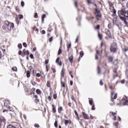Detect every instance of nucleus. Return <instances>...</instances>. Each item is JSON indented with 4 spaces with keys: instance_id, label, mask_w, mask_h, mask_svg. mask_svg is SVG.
<instances>
[{
    "instance_id": "obj_63",
    "label": "nucleus",
    "mask_w": 128,
    "mask_h": 128,
    "mask_svg": "<svg viewBox=\"0 0 128 128\" xmlns=\"http://www.w3.org/2000/svg\"><path fill=\"white\" fill-rule=\"evenodd\" d=\"M42 34H46V31H44V30H42Z\"/></svg>"
},
{
    "instance_id": "obj_58",
    "label": "nucleus",
    "mask_w": 128,
    "mask_h": 128,
    "mask_svg": "<svg viewBox=\"0 0 128 128\" xmlns=\"http://www.w3.org/2000/svg\"><path fill=\"white\" fill-rule=\"evenodd\" d=\"M72 46V44H69V46H67V48H70Z\"/></svg>"
},
{
    "instance_id": "obj_37",
    "label": "nucleus",
    "mask_w": 128,
    "mask_h": 128,
    "mask_svg": "<svg viewBox=\"0 0 128 128\" xmlns=\"http://www.w3.org/2000/svg\"><path fill=\"white\" fill-rule=\"evenodd\" d=\"M34 102H36V104H37V102H40V100L38 99V98H36L34 100Z\"/></svg>"
},
{
    "instance_id": "obj_60",
    "label": "nucleus",
    "mask_w": 128,
    "mask_h": 128,
    "mask_svg": "<svg viewBox=\"0 0 128 128\" xmlns=\"http://www.w3.org/2000/svg\"><path fill=\"white\" fill-rule=\"evenodd\" d=\"M72 84H73L72 80H70V86H72Z\"/></svg>"
},
{
    "instance_id": "obj_44",
    "label": "nucleus",
    "mask_w": 128,
    "mask_h": 128,
    "mask_svg": "<svg viewBox=\"0 0 128 128\" xmlns=\"http://www.w3.org/2000/svg\"><path fill=\"white\" fill-rule=\"evenodd\" d=\"M42 76V74H40V73H38L36 74V76H38V78H40V76Z\"/></svg>"
},
{
    "instance_id": "obj_49",
    "label": "nucleus",
    "mask_w": 128,
    "mask_h": 128,
    "mask_svg": "<svg viewBox=\"0 0 128 128\" xmlns=\"http://www.w3.org/2000/svg\"><path fill=\"white\" fill-rule=\"evenodd\" d=\"M124 82H126V80H121V84H124Z\"/></svg>"
},
{
    "instance_id": "obj_13",
    "label": "nucleus",
    "mask_w": 128,
    "mask_h": 128,
    "mask_svg": "<svg viewBox=\"0 0 128 128\" xmlns=\"http://www.w3.org/2000/svg\"><path fill=\"white\" fill-rule=\"evenodd\" d=\"M108 60L109 62H112V60H114V58H112V56H108Z\"/></svg>"
},
{
    "instance_id": "obj_46",
    "label": "nucleus",
    "mask_w": 128,
    "mask_h": 128,
    "mask_svg": "<svg viewBox=\"0 0 128 128\" xmlns=\"http://www.w3.org/2000/svg\"><path fill=\"white\" fill-rule=\"evenodd\" d=\"M53 98L54 100H56L57 96L56 94H54L53 96Z\"/></svg>"
},
{
    "instance_id": "obj_29",
    "label": "nucleus",
    "mask_w": 128,
    "mask_h": 128,
    "mask_svg": "<svg viewBox=\"0 0 128 128\" xmlns=\"http://www.w3.org/2000/svg\"><path fill=\"white\" fill-rule=\"evenodd\" d=\"M70 122V120H65L64 124L66 126H68V124Z\"/></svg>"
},
{
    "instance_id": "obj_16",
    "label": "nucleus",
    "mask_w": 128,
    "mask_h": 128,
    "mask_svg": "<svg viewBox=\"0 0 128 128\" xmlns=\"http://www.w3.org/2000/svg\"><path fill=\"white\" fill-rule=\"evenodd\" d=\"M2 28L3 30H8V28L6 27V24L3 25Z\"/></svg>"
},
{
    "instance_id": "obj_9",
    "label": "nucleus",
    "mask_w": 128,
    "mask_h": 128,
    "mask_svg": "<svg viewBox=\"0 0 128 128\" xmlns=\"http://www.w3.org/2000/svg\"><path fill=\"white\" fill-rule=\"evenodd\" d=\"M22 52H24L23 56H30V51L28 50H23Z\"/></svg>"
},
{
    "instance_id": "obj_25",
    "label": "nucleus",
    "mask_w": 128,
    "mask_h": 128,
    "mask_svg": "<svg viewBox=\"0 0 128 128\" xmlns=\"http://www.w3.org/2000/svg\"><path fill=\"white\" fill-rule=\"evenodd\" d=\"M58 112H60H60H62V106H60L59 108H58Z\"/></svg>"
},
{
    "instance_id": "obj_39",
    "label": "nucleus",
    "mask_w": 128,
    "mask_h": 128,
    "mask_svg": "<svg viewBox=\"0 0 128 128\" xmlns=\"http://www.w3.org/2000/svg\"><path fill=\"white\" fill-rule=\"evenodd\" d=\"M53 38H54V37H53V36H52V37L50 38V40H49L50 42H52Z\"/></svg>"
},
{
    "instance_id": "obj_59",
    "label": "nucleus",
    "mask_w": 128,
    "mask_h": 128,
    "mask_svg": "<svg viewBox=\"0 0 128 128\" xmlns=\"http://www.w3.org/2000/svg\"><path fill=\"white\" fill-rule=\"evenodd\" d=\"M98 54H96L95 56V60H98Z\"/></svg>"
},
{
    "instance_id": "obj_33",
    "label": "nucleus",
    "mask_w": 128,
    "mask_h": 128,
    "mask_svg": "<svg viewBox=\"0 0 128 128\" xmlns=\"http://www.w3.org/2000/svg\"><path fill=\"white\" fill-rule=\"evenodd\" d=\"M78 38H80V36H77L75 42L76 44V42H78Z\"/></svg>"
},
{
    "instance_id": "obj_36",
    "label": "nucleus",
    "mask_w": 128,
    "mask_h": 128,
    "mask_svg": "<svg viewBox=\"0 0 128 128\" xmlns=\"http://www.w3.org/2000/svg\"><path fill=\"white\" fill-rule=\"evenodd\" d=\"M62 54V50L60 48L59 49L58 51V54L60 56Z\"/></svg>"
},
{
    "instance_id": "obj_43",
    "label": "nucleus",
    "mask_w": 128,
    "mask_h": 128,
    "mask_svg": "<svg viewBox=\"0 0 128 128\" xmlns=\"http://www.w3.org/2000/svg\"><path fill=\"white\" fill-rule=\"evenodd\" d=\"M64 76V73H61V80H62V78Z\"/></svg>"
},
{
    "instance_id": "obj_38",
    "label": "nucleus",
    "mask_w": 128,
    "mask_h": 128,
    "mask_svg": "<svg viewBox=\"0 0 128 128\" xmlns=\"http://www.w3.org/2000/svg\"><path fill=\"white\" fill-rule=\"evenodd\" d=\"M23 46H24V48H27L28 45L26 44V43L24 42L23 43Z\"/></svg>"
},
{
    "instance_id": "obj_55",
    "label": "nucleus",
    "mask_w": 128,
    "mask_h": 128,
    "mask_svg": "<svg viewBox=\"0 0 128 128\" xmlns=\"http://www.w3.org/2000/svg\"><path fill=\"white\" fill-rule=\"evenodd\" d=\"M100 86H102L104 84V83L102 82V80H100Z\"/></svg>"
},
{
    "instance_id": "obj_6",
    "label": "nucleus",
    "mask_w": 128,
    "mask_h": 128,
    "mask_svg": "<svg viewBox=\"0 0 128 128\" xmlns=\"http://www.w3.org/2000/svg\"><path fill=\"white\" fill-rule=\"evenodd\" d=\"M122 104V106H126L128 102V97L125 96L124 97L122 101H121Z\"/></svg>"
},
{
    "instance_id": "obj_10",
    "label": "nucleus",
    "mask_w": 128,
    "mask_h": 128,
    "mask_svg": "<svg viewBox=\"0 0 128 128\" xmlns=\"http://www.w3.org/2000/svg\"><path fill=\"white\" fill-rule=\"evenodd\" d=\"M56 63L58 64V66H62V62H60V58H58L56 60Z\"/></svg>"
},
{
    "instance_id": "obj_15",
    "label": "nucleus",
    "mask_w": 128,
    "mask_h": 128,
    "mask_svg": "<svg viewBox=\"0 0 128 128\" xmlns=\"http://www.w3.org/2000/svg\"><path fill=\"white\" fill-rule=\"evenodd\" d=\"M82 56H84V52H80V56L78 58V62H80V58H82Z\"/></svg>"
},
{
    "instance_id": "obj_35",
    "label": "nucleus",
    "mask_w": 128,
    "mask_h": 128,
    "mask_svg": "<svg viewBox=\"0 0 128 128\" xmlns=\"http://www.w3.org/2000/svg\"><path fill=\"white\" fill-rule=\"evenodd\" d=\"M34 127L35 128H40V125L38 124H34Z\"/></svg>"
},
{
    "instance_id": "obj_53",
    "label": "nucleus",
    "mask_w": 128,
    "mask_h": 128,
    "mask_svg": "<svg viewBox=\"0 0 128 128\" xmlns=\"http://www.w3.org/2000/svg\"><path fill=\"white\" fill-rule=\"evenodd\" d=\"M30 58H32V59L34 58V54H30Z\"/></svg>"
},
{
    "instance_id": "obj_26",
    "label": "nucleus",
    "mask_w": 128,
    "mask_h": 128,
    "mask_svg": "<svg viewBox=\"0 0 128 128\" xmlns=\"http://www.w3.org/2000/svg\"><path fill=\"white\" fill-rule=\"evenodd\" d=\"M109 6L111 7V8H112L111 12H112V8H114V6H112V2H108Z\"/></svg>"
},
{
    "instance_id": "obj_48",
    "label": "nucleus",
    "mask_w": 128,
    "mask_h": 128,
    "mask_svg": "<svg viewBox=\"0 0 128 128\" xmlns=\"http://www.w3.org/2000/svg\"><path fill=\"white\" fill-rule=\"evenodd\" d=\"M92 110H96V108L94 107V106H92Z\"/></svg>"
},
{
    "instance_id": "obj_11",
    "label": "nucleus",
    "mask_w": 128,
    "mask_h": 128,
    "mask_svg": "<svg viewBox=\"0 0 128 128\" xmlns=\"http://www.w3.org/2000/svg\"><path fill=\"white\" fill-rule=\"evenodd\" d=\"M82 116L84 117V118L85 120H88V114H86L85 112H82Z\"/></svg>"
},
{
    "instance_id": "obj_23",
    "label": "nucleus",
    "mask_w": 128,
    "mask_h": 128,
    "mask_svg": "<svg viewBox=\"0 0 128 128\" xmlns=\"http://www.w3.org/2000/svg\"><path fill=\"white\" fill-rule=\"evenodd\" d=\"M12 70H13V72H17L18 71V68H16V67H13L12 68Z\"/></svg>"
},
{
    "instance_id": "obj_56",
    "label": "nucleus",
    "mask_w": 128,
    "mask_h": 128,
    "mask_svg": "<svg viewBox=\"0 0 128 128\" xmlns=\"http://www.w3.org/2000/svg\"><path fill=\"white\" fill-rule=\"evenodd\" d=\"M48 64V60L45 61V64Z\"/></svg>"
},
{
    "instance_id": "obj_42",
    "label": "nucleus",
    "mask_w": 128,
    "mask_h": 128,
    "mask_svg": "<svg viewBox=\"0 0 128 128\" xmlns=\"http://www.w3.org/2000/svg\"><path fill=\"white\" fill-rule=\"evenodd\" d=\"M95 30H100V25H97L96 27H95Z\"/></svg>"
},
{
    "instance_id": "obj_8",
    "label": "nucleus",
    "mask_w": 128,
    "mask_h": 128,
    "mask_svg": "<svg viewBox=\"0 0 128 128\" xmlns=\"http://www.w3.org/2000/svg\"><path fill=\"white\" fill-rule=\"evenodd\" d=\"M105 33L107 36H108L110 38H112V34L110 33V31L108 29H105Z\"/></svg>"
},
{
    "instance_id": "obj_2",
    "label": "nucleus",
    "mask_w": 128,
    "mask_h": 128,
    "mask_svg": "<svg viewBox=\"0 0 128 128\" xmlns=\"http://www.w3.org/2000/svg\"><path fill=\"white\" fill-rule=\"evenodd\" d=\"M5 24L6 26L7 30L10 31L12 28H14V23L10 22L8 21H6Z\"/></svg>"
},
{
    "instance_id": "obj_52",
    "label": "nucleus",
    "mask_w": 128,
    "mask_h": 128,
    "mask_svg": "<svg viewBox=\"0 0 128 128\" xmlns=\"http://www.w3.org/2000/svg\"><path fill=\"white\" fill-rule=\"evenodd\" d=\"M46 86L48 88H50V83L47 82Z\"/></svg>"
},
{
    "instance_id": "obj_54",
    "label": "nucleus",
    "mask_w": 128,
    "mask_h": 128,
    "mask_svg": "<svg viewBox=\"0 0 128 128\" xmlns=\"http://www.w3.org/2000/svg\"><path fill=\"white\" fill-rule=\"evenodd\" d=\"M116 20L113 19V24H116Z\"/></svg>"
},
{
    "instance_id": "obj_7",
    "label": "nucleus",
    "mask_w": 128,
    "mask_h": 128,
    "mask_svg": "<svg viewBox=\"0 0 128 128\" xmlns=\"http://www.w3.org/2000/svg\"><path fill=\"white\" fill-rule=\"evenodd\" d=\"M112 11H111L112 12H113V14H112V16L114 18V20H116V18H118V16H116V10H114V8H112Z\"/></svg>"
},
{
    "instance_id": "obj_12",
    "label": "nucleus",
    "mask_w": 128,
    "mask_h": 128,
    "mask_svg": "<svg viewBox=\"0 0 128 128\" xmlns=\"http://www.w3.org/2000/svg\"><path fill=\"white\" fill-rule=\"evenodd\" d=\"M69 60L70 64H72V62L74 60V56L72 55L70 56L69 57Z\"/></svg>"
},
{
    "instance_id": "obj_41",
    "label": "nucleus",
    "mask_w": 128,
    "mask_h": 128,
    "mask_svg": "<svg viewBox=\"0 0 128 128\" xmlns=\"http://www.w3.org/2000/svg\"><path fill=\"white\" fill-rule=\"evenodd\" d=\"M114 125L116 126V128H118V122H115Z\"/></svg>"
},
{
    "instance_id": "obj_57",
    "label": "nucleus",
    "mask_w": 128,
    "mask_h": 128,
    "mask_svg": "<svg viewBox=\"0 0 128 128\" xmlns=\"http://www.w3.org/2000/svg\"><path fill=\"white\" fill-rule=\"evenodd\" d=\"M44 18H46V14H44L42 16V18L44 19Z\"/></svg>"
},
{
    "instance_id": "obj_5",
    "label": "nucleus",
    "mask_w": 128,
    "mask_h": 128,
    "mask_svg": "<svg viewBox=\"0 0 128 128\" xmlns=\"http://www.w3.org/2000/svg\"><path fill=\"white\" fill-rule=\"evenodd\" d=\"M116 98H118V94L114 93V91H111V100H112V102H114L113 100H116Z\"/></svg>"
},
{
    "instance_id": "obj_51",
    "label": "nucleus",
    "mask_w": 128,
    "mask_h": 128,
    "mask_svg": "<svg viewBox=\"0 0 128 128\" xmlns=\"http://www.w3.org/2000/svg\"><path fill=\"white\" fill-rule=\"evenodd\" d=\"M48 100H50H50H52V96H48Z\"/></svg>"
},
{
    "instance_id": "obj_34",
    "label": "nucleus",
    "mask_w": 128,
    "mask_h": 128,
    "mask_svg": "<svg viewBox=\"0 0 128 128\" xmlns=\"http://www.w3.org/2000/svg\"><path fill=\"white\" fill-rule=\"evenodd\" d=\"M74 114L76 116H77L78 118V112H76V110H74Z\"/></svg>"
},
{
    "instance_id": "obj_30",
    "label": "nucleus",
    "mask_w": 128,
    "mask_h": 128,
    "mask_svg": "<svg viewBox=\"0 0 128 128\" xmlns=\"http://www.w3.org/2000/svg\"><path fill=\"white\" fill-rule=\"evenodd\" d=\"M52 110L54 112H56V108H54V104H52Z\"/></svg>"
},
{
    "instance_id": "obj_14",
    "label": "nucleus",
    "mask_w": 128,
    "mask_h": 128,
    "mask_svg": "<svg viewBox=\"0 0 128 128\" xmlns=\"http://www.w3.org/2000/svg\"><path fill=\"white\" fill-rule=\"evenodd\" d=\"M98 38H99L100 40H102V34H100V32H98Z\"/></svg>"
},
{
    "instance_id": "obj_20",
    "label": "nucleus",
    "mask_w": 128,
    "mask_h": 128,
    "mask_svg": "<svg viewBox=\"0 0 128 128\" xmlns=\"http://www.w3.org/2000/svg\"><path fill=\"white\" fill-rule=\"evenodd\" d=\"M6 62V60H4V58L3 59H0V64H4Z\"/></svg>"
},
{
    "instance_id": "obj_3",
    "label": "nucleus",
    "mask_w": 128,
    "mask_h": 128,
    "mask_svg": "<svg viewBox=\"0 0 128 128\" xmlns=\"http://www.w3.org/2000/svg\"><path fill=\"white\" fill-rule=\"evenodd\" d=\"M118 48V46H116V44L115 42H114L112 44L110 50L112 52H116V48Z\"/></svg>"
},
{
    "instance_id": "obj_32",
    "label": "nucleus",
    "mask_w": 128,
    "mask_h": 128,
    "mask_svg": "<svg viewBox=\"0 0 128 128\" xmlns=\"http://www.w3.org/2000/svg\"><path fill=\"white\" fill-rule=\"evenodd\" d=\"M18 18L20 20H22V18H24V16L22 15H18Z\"/></svg>"
},
{
    "instance_id": "obj_64",
    "label": "nucleus",
    "mask_w": 128,
    "mask_h": 128,
    "mask_svg": "<svg viewBox=\"0 0 128 128\" xmlns=\"http://www.w3.org/2000/svg\"><path fill=\"white\" fill-rule=\"evenodd\" d=\"M90 18L92 20H94V16H91V17H90Z\"/></svg>"
},
{
    "instance_id": "obj_19",
    "label": "nucleus",
    "mask_w": 128,
    "mask_h": 128,
    "mask_svg": "<svg viewBox=\"0 0 128 128\" xmlns=\"http://www.w3.org/2000/svg\"><path fill=\"white\" fill-rule=\"evenodd\" d=\"M110 114H112V116H114L115 118H114V120H116V116H114V114H116V112H110Z\"/></svg>"
},
{
    "instance_id": "obj_1",
    "label": "nucleus",
    "mask_w": 128,
    "mask_h": 128,
    "mask_svg": "<svg viewBox=\"0 0 128 128\" xmlns=\"http://www.w3.org/2000/svg\"><path fill=\"white\" fill-rule=\"evenodd\" d=\"M118 14L120 18L124 22V24L128 28V11L121 10L118 11Z\"/></svg>"
},
{
    "instance_id": "obj_27",
    "label": "nucleus",
    "mask_w": 128,
    "mask_h": 128,
    "mask_svg": "<svg viewBox=\"0 0 128 128\" xmlns=\"http://www.w3.org/2000/svg\"><path fill=\"white\" fill-rule=\"evenodd\" d=\"M108 28H110V29L112 28V24L109 23V24H108Z\"/></svg>"
},
{
    "instance_id": "obj_31",
    "label": "nucleus",
    "mask_w": 128,
    "mask_h": 128,
    "mask_svg": "<svg viewBox=\"0 0 128 128\" xmlns=\"http://www.w3.org/2000/svg\"><path fill=\"white\" fill-rule=\"evenodd\" d=\"M61 84H62V86H63V88H64V86H66L64 82L62 81V80H61Z\"/></svg>"
},
{
    "instance_id": "obj_21",
    "label": "nucleus",
    "mask_w": 128,
    "mask_h": 128,
    "mask_svg": "<svg viewBox=\"0 0 128 128\" xmlns=\"http://www.w3.org/2000/svg\"><path fill=\"white\" fill-rule=\"evenodd\" d=\"M98 74H100V66H98Z\"/></svg>"
},
{
    "instance_id": "obj_61",
    "label": "nucleus",
    "mask_w": 128,
    "mask_h": 128,
    "mask_svg": "<svg viewBox=\"0 0 128 128\" xmlns=\"http://www.w3.org/2000/svg\"><path fill=\"white\" fill-rule=\"evenodd\" d=\"M52 70L53 72H56V70L54 68H52Z\"/></svg>"
},
{
    "instance_id": "obj_4",
    "label": "nucleus",
    "mask_w": 128,
    "mask_h": 128,
    "mask_svg": "<svg viewBox=\"0 0 128 128\" xmlns=\"http://www.w3.org/2000/svg\"><path fill=\"white\" fill-rule=\"evenodd\" d=\"M96 14V18L97 20H100V18H102V14H100V12L98 10V8H95Z\"/></svg>"
},
{
    "instance_id": "obj_45",
    "label": "nucleus",
    "mask_w": 128,
    "mask_h": 128,
    "mask_svg": "<svg viewBox=\"0 0 128 128\" xmlns=\"http://www.w3.org/2000/svg\"><path fill=\"white\" fill-rule=\"evenodd\" d=\"M89 104L91 106H92V100H89Z\"/></svg>"
},
{
    "instance_id": "obj_24",
    "label": "nucleus",
    "mask_w": 128,
    "mask_h": 128,
    "mask_svg": "<svg viewBox=\"0 0 128 128\" xmlns=\"http://www.w3.org/2000/svg\"><path fill=\"white\" fill-rule=\"evenodd\" d=\"M18 48H22V44H18Z\"/></svg>"
},
{
    "instance_id": "obj_28",
    "label": "nucleus",
    "mask_w": 128,
    "mask_h": 128,
    "mask_svg": "<svg viewBox=\"0 0 128 128\" xmlns=\"http://www.w3.org/2000/svg\"><path fill=\"white\" fill-rule=\"evenodd\" d=\"M54 126H55V128H58V121L56 120L54 123Z\"/></svg>"
},
{
    "instance_id": "obj_47",
    "label": "nucleus",
    "mask_w": 128,
    "mask_h": 128,
    "mask_svg": "<svg viewBox=\"0 0 128 128\" xmlns=\"http://www.w3.org/2000/svg\"><path fill=\"white\" fill-rule=\"evenodd\" d=\"M61 74H64V68H62Z\"/></svg>"
},
{
    "instance_id": "obj_17",
    "label": "nucleus",
    "mask_w": 128,
    "mask_h": 128,
    "mask_svg": "<svg viewBox=\"0 0 128 128\" xmlns=\"http://www.w3.org/2000/svg\"><path fill=\"white\" fill-rule=\"evenodd\" d=\"M26 76L27 78H30V71L26 72Z\"/></svg>"
},
{
    "instance_id": "obj_22",
    "label": "nucleus",
    "mask_w": 128,
    "mask_h": 128,
    "mask_svg": "<svg viewBox=\"0 0 128 128\" xmlns=\"http://www.w3.org/2000/svg\"><path fill=\"white\" fill-rule=\"evenodd\" d=\"M36 94H41V92H40V89H37L36 90Z\"/></svg>"
},
{
    "instance_id": "obj_50",
    "label": "nucleus",
    "mask_w": 128,
    "mask_h": 128,
    "mask_svg": "<svg viewBox=\"0 0 128 128\" xmlns=\"http://www.w3.org/2000/svg\"><path fill=\"white\" fill-rule=\"evenodd\" d=\"M34 18H38V13H35Z\"/></svg>"
},
{
    "instance_id": "obj_18",
    "label": "nucleus",
    "mask_w": 128,
    "mask_h": 128,
    "mask_svg": "<svg viewBox=\"0 0 128 128\" xmlns=\"http://www.w3.org/2000/svg\"><path fill=\"white\" fill-rule=\"evenodd\" d=\"M18 54L19 56H24V55L22 54V50H19L18 51Z\"/></svg>"
},
{
    "instance_id": "obj_62",
    "label": "nucleus",
    "mask_w": 128,
    "mask_h": 128,
    "mask_svg": "<svg viewBox=\"0 0 128 128\" xmlns=\"http://www.w3.org/2000/svg\"><path fill=\"white\" fill-rule=\"evenodd\" d=\"M87 3L88 4H90V0H87Z\"/></svg>"
},
{
    "instance_id": "obj_40",
    "label": "nucleus",
    "mask_w": 128,
    "mask_h": 128,
    "mask_svg": "<svg viewBox=\"0 0 128 128\" xmlns=\"http://www.w3.org/2000/svg\"><path fill=\"white\" fill-rule=\"evenodd\" d=\"M21 6H24V1L21 2Z\"/></svg>"
}]
</instances>
